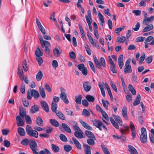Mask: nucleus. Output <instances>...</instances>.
Listing matches in <instances>:
<instances>
[{"instance_id":"f257e3e1","label":"nucleus","mask_w":154,"mask_h":154,"mask_svg":"<svg viewBox=\"0 0 154 154\" xmlns=\"http://www.w3.org/2000/svg\"><path fill=\"white\" fill-rule=\"evenodd\" d=\"M113 116L116 123L114 119L111 117H109V120L113 125L117 129L119 128V125L120 126L122 125V121L121 118L119 116L113 115Z\"/></svg>"},{"instance_id":"f03ea898","label":"nucleus","mask_w":154,"mask_h":154,"mask_svg":"<svg viewBox=\"0 0 154 154\" xmlns=\"http://www.w3.org/2000/svg\"><path fill=\"white\" fill-rule=\"evenodd\" d=\"M91 122L93 125L98 128L101 131L103 127L104 129L107 131V128L101 121L98 119H94L91 120Z\"/></svg>"},{"instance_id":"7ed1b4c3","label":"nucleus","mask_w":154,"mask_h":154,"mask_svg":"<svg viewBox=\"0 0 154 154\" xmlns=\"http://www.w3.org/2000/svg\"><path fill=\"white\" fill-rule=\"evenodd\" d=\"M26 132L28 135L31 137L37 138L38 136V132L35 130L32 129V127L29 125H27L26 127Z\"/></svg>"},{"instance_id":"20e7f679","label":"nucleus","mask_w":154,"mask_h":154,"mask_svg":"<svg viewBox=\"0 0 154 154\" xmlns=\"http://www.w3.org/2000/svg\"><path fill=\"white\" fill-rule=\"evenodd\" d=\"M29 143L30 148L32 150L33 154H36L38 150V145L36 142L32 139L29 140Z\"/></svg>"},{"instance_id":"39448f33","label":"nucleus","mask_w":154,"mask_h":154,"mask_svg":"<svg viewBox=\"0 0 154 154\" xmlns=\"http://www.w3.org/2000/svg\"><path fill=\"white\" fill-rule=\"evenodd\" d=\"M141 134L140 135V139L142 143H145L147 142V136L146 128L143 127L141 129Z\"/></svg>"},{"instance_id":"423d86ee","label":"nucleus","mask_w":154,"mask_h":154,"mask_svg":"<svg viewBox=\"0 0 154 154\" xmlns=\"http://www.w3.org/2000/svg\"><path fill=\"white\" fill-rule=\"evenodd\" d=\"M87 22L88 24L89 29L91 32H92L93 29L91 26L92 19L91 11L89 10L87 11V15L85 16Z\"/></svg>"},{"instance_id":"0eeeda50","label":"nucleus","mask_w":154,"mask_h":154,"mask_svg":"<svg viewBox=\"0 0 154 154\" xmlns=\"http://www.w3.org/2000/svg\"><path fill=\"white\" fill-rule=\"evenodd\" d=\"M130 61L131 59L128 58L125 62L124 69V72L125 74L131 73L132 72L131 67L130 65Z\"/></svg>"},{"instance_id":"6e6552de","label":"nucleus","mask_w":154,"mask_h":154,"mask_svg":"<svg viewBox=\"0 0 154 154\" xmlns=\"http://www.w3.org/2000/svg\"><path fill=\"white\" fill-rule=\"evenodd\" d=\"M60 90L61 93L60 95V97L62 100L66 104H68L69 101L67 97L66 94L65 93V89L62 88H61Z\"/></svg>"},{"instance_id":"1a4fd4ad","label":"nucleus","mask_w":154,"mask_h":154,"mask_svg":"<svg viewBox=\"0 0 154 154\" xmlns=\"http://www.w3.org/2000/svg\"><path fill=\"white\" fill-rule=\"evenodd\" d=\"M129 126L126 124H124L120 130L121 135L124 137L123 139L124 141L126 139V137L125 136V134H127V132L129 131Z\"/></svg>"},{"instance_id":"9d476101","label":"nucleus","mask_w":154,"mask_h":154,"mask_svg":"<svg viewBox=\"0 0 154 154\" xmlns=\"http://www.w3.org/2000/svg\"><path fill=\"white\" fill-rule=\"evenodd\" d=\"M129 126L131 130L132 137L134 139L135 138L136 135V128L132 121L130 122Z\"/></svg>"},{"instance_id":"9b49d317","label":"nucleus","mask_w":154,"mask_h":154,"mask_svg":"<svg viewBox=\"0 0 154 154\" xmlns=\"http://www.w3.org/2000/svg\"><path fill=\"white\" fill-rule=\"evenodd\" d=\"M101 114L103 117L102 119L103 121L107 125L109 124V123L108 121L109 119V118L106 112L103 111L102 112Z\"/></svg>"},{"instance_id":"f8f14e48","label":"nucleus","mask_w":154,"mask_h":154,"mask_svg":"<svg viewBox=\"0 0 154 154\" xmlns=\"http://www.w3.org/2000/svg\"><path fill=\"white\" fill-rule=\"evenodd\" d=\"M154 20V16H152L150 17L145 18L143 21V23L145 25H147L149 23Z\"/></svg>"},{"instance_id":"ddd939ff","label":"nucleus","mask_w":154,"mask_h":154,"mask_svg":"<svg viewBox=\"0 0 154 154\" xmlns=\"http://www.w3.org/2000/svg\"><path fill=\"white\" fill-rule=\"evenodd\" d=\"M39 106L37 104H35L31 108L30 112L32 114L38 112L39 111Z\"/></svg>"},{"instance_id":"4468645a","label":"nucleus","mask_w":154,"mask_h":154,"mask_svg":"<svg viewBox=\"0 0 154 154\" xmlns=\"http://www.w3.org/2000/svg\"><path fill=\"white\" fill-rule=\"evenodd\" d=\"M83 86L84 90L86 92L89 91L91 88L89 82L88 81L85 82L83 83Z\"/></svg>"},{"instance_id":"2eb2a0df","label":"nucleus","mask_w":154,"mask_h":154,"mask_svg":"<svg viewBox=\"0 0 154 154\" xmlns=\"http://www.w3.org/2000/svg\"><path fill=\"white\" fill-rule=\"evenodd\" d=\"M41 105L42 109L46 112H49V107L47 103L44 101H42L40 103Z\"/></svg>"},{"instance_id":"dca6fc26","label":"nucleus","mask_w":154,"mask_h":154,"mask_svg":"<svg viewBox=\"0 0 154 154\" xmlns=\"http://www.w3.org/2000/svg\"><path fill=\"white\" fill-rule=\"evenodd\" d=\"M17 125V126H22L24 125V122L22 119L19 116H17L16 117Z\"/></svg>"},{"instance_id":"f3484780","label":"nucleus","mask_w":154,"mask_h":154,"mask_svg":"<svg viewBox=\"0 0 154 154\" xmlns=\"http://www.w3.org/2000/svg\"><path fill=\"white\" fill-rule=\"evenodd\" d=\"M122 113L123 118L125 120L128 119V116L127 115V109L126 106H124L122 109Z\"/></svg>"},{"instance_id":"a211bd4d","label":"nucleus","mask_w":154,"mask_h":154,"mask_svg":"<svg viewBox=\"0 0 154 154\" xmlns=\"http://www.w3.org/2000/svg\"><path fill=\"white\" fill-rule=\"evenodd\" d=\"M80 122L82 126L85 128L90 131H91L93 130V128L91 126L84 121L80 120Z\"/></svg>"},{"instance_id":"6ab92c4d","label":"nucleus","mask_w":154,"mask_h":154,"mask_svg":"<svg viewBox=\"0 0 154 154\" xmlns=\"http://www.w3.org/2000/svg\"><path fill=\"white\" fill-rule=\"evenodd\" d=\"M50 43L49 42H48V43H47L46 44H44V45L41 46L43 48H44V47H45V53L46 54L48 55H49L51 52V51L49 48V46H50Z\"/></svg>"},{"instance_id":"aec40b11","label":"nucleus","mask_w":154,"mask_h":154,"mask_svg":"<svg viewBox=\"0 0 154 154\" xmlns=\"http://www.w3.org/2000/svg\"><path fill=\"white\" fill-rule=\"evenodd\" d=\"M83 133L81 130L78 131H75L74 135L76 137L81 139L83 137Z\"/></svg>"},{"instance_id":"412c9836","label":"nucleus","mask_w":154,"mask_h":154,"mask_svg":"<svg viewBox=\"0 0 154 154\" xmlns=\"http://www.w3.org/2000/svg\"><path fill=\"white\" fill-rule=\"evenodd\" d=\"M123 56L122 54L119 55L118 58V64L119 67L120 69H122L124 65V63L123 62Z\"/></svg>"},{"instance_id":"4be33fe9","label":"nucleus","mask_w":154,"mask_h":154,"mask_svg":"<svg viewBox=\"0 0 154 154\" xmlns=\"http://www.w3.org/2000/svg\"><path fill=\"white\" fill-rule=\"evenodd\" d=\"M72 140L77 148L81 150L82 149L81 146L79 141L74 137H72Z\"/></svg>"},{"instance_id":"5701e85b","label":"nucleus","mask_w":154,"mask_h":154,"mask_svg":"<svg viewBox=\"0 0 154 154\" xmlns=\"http://www.w3.org/2000/svg\"><path fill=\"white\" fill-rule=\"evenodd\" d=\"M128 150L131 154H138V152L136 149L132 146L128 145Z\"/></svg>"},{"instance_id":"b1692460","label":"nucleus","mask_w":154,"mask_h":154,"mask_svg":"<svg viewBox=\"0 0 154 154\" xmlns=\"http://www.w3.org/2000/svg\"><path fill=\"white\" fill-rule=\"evenodd\" d=\"M62 125L63 128L67 132L69 133H71V130L67 124L64 123H62Z\"/></svg>"},{"instance_id":"393cba45","label":"nucleus","mask_w":154,"mask_h":154,"mask_svg":"<svg viewBox=\"0 0 154 154\" xmlns=\"http://www.w3.org/2000/svg\"><path fill=\"white\" fill-rule=\"evenodd\" d=\"M146 26H147L143 29L142 32H144L149 31L152 30L153 29V26L152 24H151Z\"/></svg>"},{"instance_id":"a878e982","label":"nucleus","mask_w":154,"mask_h":154,"mask_svg":"<svg viewBox=\"0 0 154 154\" xmlns=\"http://www.w3.org/2000/svg\"><path fill=\"white\" fill-rule=\"evenodd\" d=\"M56 112V115L59 118L62 120H65V117L64 115L60 111L57 110Z\"/></svg>"},{"instance_id":"bb28decb","label":"nucleus","mask_w":154,"mask_h":154,"mask_svg":"<svg viewBox=\"0 0 154 154\" xmlns=\"http://www.w3.org/2000/svg\"><path fill=\"white\" fill-rule=\"evenodd\" d=\"M39 93L42 97L45 98L46 97V94L45 92V90L42 86H40L39 87Z\"/></svg>"},{"instance_id":"cd10ccee","label":"nucleus","mask_w":154,"mask_h":154,"mask_svg":"<svg viewBox=\"0 0 154 154\" xmlns=\"http://www.w3.org/2000/svg\"><path fill=\"white\" fill-rule=\"evenodd\" d=\"M43 76L42 72L41 70H39L36 75V79L38 81H40L42 79Z\"/></svg>"},{"instance_id":"c85d7f7f","label":"nucleus","mask_w":154,"mask_h":154,"mask_svg":"<svg viewBox=\"0 0 154 154\" xmlns=\"http://www.w3.org/2000/svg\"><path fill=\"white\" fill-rule=\"evenodd\" d=\"M35 122L37 125L38 126L41 127H42L43 126V120L39 116H38Z\"/></svg>"},{"instance_id":"c756f323","label":"nucleus","mask_w":154,"mask_h":154,"mask_svg":"<svg viewBox=\"0 0 154 154\" xmlns=\"http://www.w3.org/2000/svg\"><path fill=\"white\" fill-rule=\"evenodd\" d=\"M85 133L86 135L88 137L92 139H95V137L94 134L91 132L86 130L85 131Z\"/></svg>"},{"instance_id":"7c9ffc66","label":"nucleus","mask_w":154,"mask_h":154,"mask_svg":"<svg viewBox=\"0 0 154 154\" xmlns=\"http://www.w3.org/2000/svg\"><path fill=\"white\" fill-rule=\"evenodd\" d=\"M93 59L94 63L96 65L97 67L99 69H101V65L95 55L93 56Z\"/></svg>"},{"instance_id":"2f4dec72","label":"nucleus","mask_w":154,"mask_h":154,"mask_svg":"<svg viewBox=\"0 0 154 154\" xmlns=\"http://www.w3.org/2000/svg\"><path fill=\"white\" fill-rule=\"evenodd\" d=\"M35 54L36 57H41L43 55L42 52L41 51L39 48H37L36 49L35 52Z\"/></svg>"},{"instance_id":"473e14b6","label":"nucleus","mask_w":154,"mask_h":154,"mask_svg":"<svg viewBox=\"0 0 154 154\" xmlns=\"http://www.w3.org/2000/svg\"><path fill=\"white\" fill-rule=\"evenodd\" d=\"M49 122L53 126L55 127H58L59 126V122L55 119H50Z\"/></svg>"},{"instance_id":"72a5a7b5","label":"nucleus","mask_w":154,"mask_h":154,"mask_svg":"<svg viewBox=\"0 0 154 154\" xmlns=\"http://www.w3.org/2000/svg\"><path fill=\"white\" fill-rule=\"evenodd\" d=\"M140 100V96L139 94L137 95V97L133 102L134 106H135L139 104Z\"/></svg>"},{"instance_id":"f704fd0d","label":"nucleus","mask_w":154,"mask_h":154,"mask_svg":"<svg viewBox=\"0 0 154 154\" xmlns=\"http://www.w3.org/2000/svg\"><path fill=\"white\" fill-rule=\"evenodd\" d=\"M52 154L47 149L45 148L44 150H41L39 152L37 151V153L34 154Z\"/></svg>"},{"instance_id":"c9c22d12","label":"nucleus","mask_w":154,"mask_h":154,"mask_svg":"<svg viewBox=\"0 0 154 154\" xmlns=\"http://www.w3.org/2000/svg\"><path fill=\"white\" fill-rule=\"evenodd\" d=\"M51 145L52 149L54 152L57 153L59 152L60 148L54 144H52Z\"/></svg>"},{"instance_id":"e433bc0d","label":"nucleus","mask_w":154,"mask_h":154,"mask_svg":"<svg viewBox=\"0 0 154 154\" xmlns=\"http://www.w3.org/2000/svg\"><path fill=\"white\" fill-rule=\"evenodd\" d=\"M82 98V96L81 95L76 96L75 97V102L78 104H80L81 103V100Z\"/></svg>"},{"instance_id":"4c0bfd02","label":"nucleus","mask_w":154,"mask_h":154,"mask_svg":"<svg viewBox=\"0 0 154 154\" xmlns=\"http://www.w3.org/2000/svg\"><path fill=\"white\" fill-rule=\"evenodd\" d=\"M17 74L19 76L20 80H22V78H23L24 74L23 69L18 67V68Z\"/></svg>"},{"instance_id":"58836bf2","label":"nucleus","mask_w":154,"mask_h":154,"mask_svg":"<svg viewBox=\"0 0 154 154\" xmlns=\"http://www.w3.org/2000/svg\"><path fill=\"white\" fill-rule=\"evenodd\" d=\"M53 52L54 56L58 57L61 54L62 51H60L57 48H55L53 49Z\"/></svg>"},{"instance_id":"ea45409f","label":"nucleus","mask_w":154,"mask_h":154,"mask_svg":"<svg viewBox=\"0 0 154 154\" xmlns=\"http://www.w3.org/2000/svg\"><path fill=\"white\" fill-rule=\"evenodd\" d=\"M17 131L18 134L21 136H24L25 134V132L24 129L21 127L18 128Z\"/></svg>"},{"instance_id":"a19ab883","label":"nucleus","mask_w":154,"mask_h":154,"mask_svg":"<svg viewBox=\"0 0 154 154\" xmlns=\"http://www.w3.org/2000/svg\"><path fill=\"white\" fill-rule=\"evenodd\" d=\"M31 92L32 96H33L35 98L38 99V98L39 94L38 91L32 89L31 91Z\"/></svg>"},{"instance_id":"79ce46f5","label":"nucleus","mask_w":154,"mask_h":154,"mask_svg":"<svg viewBox=\"0 0 154 154\" xmlns=\"http://www.w3.org/2000/svg\"><path fill=\"white\" fill-rule=\"evenodd\" d=\"M101 147L105 154H110L107 148L103 144H101Z\"/></svg>"},{"instance_id":"37998d69","label":"nucleus","mask_w":154,"mask_h":154,"mask_svg":"<svg viewBox=\"0 0 154 154\" xmlns=\"http://www.w3.org/2000/svg\"><path fill=\"white\" fill-rule=\"evenodd\" d=\"M83 146L86 148L85 151V154H91V147L87 144H84Z\"/></svg>"},{"instance_id":"c03bdc74","label":"nucleus","mask_w":154,"mask_h":154,"mask_svg":"<svg viewBox=\"0 0 154 154\" xmlns=\"http://www.w3.org/2000/svg\"><path fill=\"white\" fill-rule=\"evenodd\" d=\"M22 67L24 71L26 72L28 69V66L26 60H25L22 63Z\"/></svg>"},{"instance_id":"a18cd8bd","label":"nucleus","mask_w":154,"mask_h":154,"mask_svg":"<svg viewBox=\"0 0 154 154\" xmlns=\"http://www.w3.org/2000/svg\"><path fill=\"white\" fill-rule=\"evenodd\" d=\"M72 123L73 124H75V125H73L72 127L73 129L75 131H78L81 130L80 128L77 126V124L75 122L72 121Z\"/></svg>"},{"instance_id":"49530a36","label":"nucleus","mask_w":154,"mask_h":154,"mask_svg":"<svg viewBox=\"0 0 154 154\" xmlns=\"http://www.w3.org/2000/svg\"><path fill=\"white\" fill-rule=\"evenodd\" d=\"M57 107V104L56 103H54V102H52L51 105V109L53 112H56L57 111L56 110Z\"/></svg>"},{"instance_id":"de8ad7c7","label":"nucleus","mask_w":154,"mask_h":154,"mask_svg":"<svg viewBox=\"0 0 154 154\" xmlns=\"http://www.w3.org/2000/svg\"><path fill=\"white\" fill-rule=\"evenodd\" d=\"M38 38L40 42L41 46L44 45V44L48 43L49 42L48 41L46 40H43L42 37L41 35H39Z\"/></svg>"},{"instance_id":"09e8293b","label":"nucleus","mask_w":154,"mask_h":154,"mask_svg":"<svg viewBox=\"0 0 154 154\" xmlns=\"http://www.w3.org/2000/svg\"><path fill=\"white\" fill-rule=\"evenodd\" d=\"M85 98L89 102H93L95 100V98L93 96L89 95H87Z\"/></svg>"},{"instance_id":"8fccbe9b","label":"nucleus","mask_w":154,"mask_h":154,"mask_svg":"<svg viewBox=\"0 0 154 154\" xmlns=\"http://www.w3.org/2000/svg\"><path fill=\"white\" fill-rule=\"evenodd\" d=\"M65 110L66 112L67 115L72 116H74L73 112L72 111H70L68 108H65Z\"/></svg>"},{"instance_id":"3c124183","label":"nucleus","mask_w":154,"mask_h":154,"mask_svg":"<svg viewBox=\"0 0 154 154\" xmlns=\"http://www.w3.org/2000/svg\"><path fill=\"white\" fill-rule=\"evenodd\" d=\"M82 115L85 117H88L90 115L89 112L86 109H83Z\"/></svg>"},{"instance_id":"603ef678","label":"nucleus","mask_w":154,"mask_h":154,"mask_svg":"<svg viewBox=\"0 0 154 154\" xmlns=\"http://www.w3.org/2000/svg\"><path fill=\"white\" fill-rule=\"evenodd\" d=\"M25 119L26 123L29 124H32V120L31 117L27 115L25 116Z\"/></svg>"},{"instance_id":"864d4df0","label":"nucleus","mask_w":154,"mask_h":154,"mask_svg":"<svg viewBox=\"0 0 154 154\" xmlns=\"http://www.w3.org/2000/svg\"><path fill=\"white\" fill-rule=\"evenodd\" d=\"M64 150L67 152L70 151L72 149L71 146L69 145H66L64 146Z\"/></svg>"},{"instance_id":"5fc2aeb1","label":"nucleus","mask_w":154,"mask_h":154,"mask_svg":"<svg viewBox=\"0 0 154 154\" xmlns=\"http://www.w3.org/2000/svg\"><path fill=\"white\" fill-rule=\"evenodd\" d=\"M102 102L104 107H105L106 109L107 110L108 109L107 105L109 104V102L107 100H104L102 99Z\"/></svg>"},{"instance_id":"6e6d98bb","label":"nucleus","mask_w":154,"mask_h":154,"mask_svg":"<svg viewBox=\"0 0 154 154\" xmlns=\"http://www.w3.org/2000/svg\"><path fill=\"white\" fill-rule=\"evenodd\" d=\"M29 140L25 138L21 141V143L23 145L27 146L29 144Z\"/></svg>"},{"instance_id":"4d7b16f0","label":"nucleus","mask_w":154,"mask_h":154,"mask_svg":"<svg viewBox=\"0 0 154 154\" xmlns=\"http://www.w3.org/2000/svg\"><path fill=\"white\" fill-rule=\"evenodd\" d=\"M60 139L63 141L66 142L67 141V139L66 136L63 134H60L59 136Z\"/></svg>"},{"instance_id":"13d9d810","label":"nucleus","mask_w":154,"mask_h":154,"mask_svg":"<svg viewBox=\"0 0 154 154\" xmlns=\"http://www.w3.org/2000/svg\"><path fill=\"white\" fill-rule=\"evenodd\" d=\"M93 139L91 138L88 139L87 140V142L89 145L93 146L95 142Z\"/></svg>"},{"instance_id":"bf43d9fd","label":"nucleus","mask_w":154,"mask_h":154,"mask_svg":"<svg viewBox=\"0 0 154 154\" xmlns=\"http://www.w3.org/2000/svg\"><path fill=\"white\" fill-rule=\"evenodd\" d=\"M98 16L99 17V19L100 20L101 23H104L105 22V21L103 15L100 12H99L98 13Z\"/></svg>"},{"instance_id":"052dcab7","label":"nucleus","mask_w":154,"mask_h":154,"mask_svg":"<svg viewBox=\"0 0 154 154\" xmlns=\"http://www.w3.org/2000/svg\"><path fill=\"white\" fill-rule=\"evenodd\" d=\"M52 64L53 67L56 69L58 66V64L57 61L56 60H53L52 62Z\"/></svg>"},{"instance_id":"680f3d73","label":"nucleus","mask_w":154,"mask_h":154,"mask_svg":"<svg viewBox=\"0 0 154 154\" xmlns=\"http://www.w3.org/2000/svg\"><path fill=\"white\" fill-rule=\"evenodd\" d=\"M36 59L37 61L39 66H41L43 63V60L41 57H37Z\"/></svg>"},{"instance_id":"e2e57ef3","label":"nucleus","mask_w":154,"mask_h":154,"mask_svg":"<svg viewBox=\"0 0 154 154\" xmlns=\"http://www.w3.org/2000/svg\"><path fill=\"white\" fill-rule=\"evenodd\" d=\"M100 62L101 66L102 65L103 67H106L105 61L104 58L102 57L100 58Z\"/></svg>"},{"instance_id":"0e129e2a","label":"nucleus","mask_w":154,"mask_h":154,"mask_svg":"<svg viewBox=\"0 0 154 154\" xmlns=\"http://www.w3.org/2000/svg\"><path fill=\"white\" fill-rule=\"evenodd\" d=\"M119 39L117 40V42L119 43H123L124 42L126 39L125 36H122L120 38H118Z\"/></svg>"},{"instance_id":"69168bd1","label":"nucleus","mask_w":154,"mask_h":154,"mask_svg":"<svg viewBox=\"0 0 154 154\" xmlns=\"http://www.w3.org/2000/svg\"><path fill=\"white\" fill-rule=\"evenodd\" d=\"M69 55L70 58L72 59H75L76 58L75 54L74 52L72 51L69 53Z\"/></svg>"},{"instance_id":"338daca9","label":"nucleus","mask_w":154,"mask_h":154,"mask_svg":"<svg viewBox=\"0 0 154 154\" xmlns=\"http://www.w3.org/2000/svg\"><path fill=\"white\" fill-rule=\"evenodd\" d=\"M4 145L7 147H8L10 146V141L7 140H5L4 141Z\"/></svg>"},{"instance_id":"774afa93","label":"nucleus","mask_w":154,"mask_h":154,"mask_svg":"<svg viewBox=\"0 0 154 154\" xmlns=\"http://www.w3.org/2000/svg\"><path fill=\"white\" fill-rule=\"evenodd\" d=\"M77 67L78 69L81 71L82 70L86 67H85L84 64L83 63H81L78 65Z\"/></svg>"}]
</instances>
